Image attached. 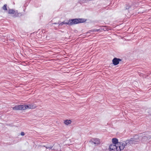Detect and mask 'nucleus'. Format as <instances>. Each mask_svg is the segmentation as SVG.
Wrapping results in <instances>:
<instances>
[{"label":"nucleus","instance_id":"obj_1","mask_svg":"<svg viewBox=\"0 0 151 151\" xmlns=\"http://www.w3.org/2000/svg\"><path fill=\"white\" fill-rule=\"evenodd\" d=\"M86 21L85 19L76 18L69 19L68 20H65L61 23H58V26H62L64 24L72 25L73 24H78L79 23H83Z\"/></svg>","mask_w":151,"mask_h":151},{"label":"nucleus","instance_id":"obj_2","mask_svg":"<svg viewBox=\"0 0 151 151\" xmlns=\"http://www.w3.org/2000/svg\"><path fill=\"white\" fill-rule=\"evenodd\" d=\"M35 106L33 104L28 105L26 104L16 105L13 108V109L14 110H24L27 109H33L35 108Z\"/></svg>","mask_w":151,"mask_h":151},{"label":"nucleus","instance_id":"obj_3","mask_svg":"<svg viewBox=\"0 0 151 151\" xmlns=\"http://www.w3.org/2000/svg\"><path fill=\"white\" fill-rule=\"evenodd\" d=\"M140 137L137 134H135L133 137L130 139L129 140H127V141H128L129 144V145H131L133 144H135L137 143V142H139L140 140Z\"/></svg>","mask_w":151,"mask_h":151},{"label":"nucleus","instance_id":"obj_4","mask_svg":"<svg viewBox=\"0 0 151 151\" xmlns=\"http://www.w3.org/2000/svg\"><path fill=\"white\" fill-rule=\"evenodd\" d=\"M128 141L127 140L126 141H123L121 142H119V145L117 146L118 149V151H120L123 150L125 146L129 145V144Z\"/></svg>","mask_w":151,"mask_h":151},{"label":"nucleus","instance_id":"obj_5","mask_svg":"<svg viewBox=\"0 0 151 151\" xmlns=\"http://www.w3.org/2000/svg\"><path fill=\"white\" fill-rule=\"evenodd\" d=\"M109 148L110 151H118V147L116 145H110Z\"/></svg>","mask_w":151,"mask_h":151},{"label":"nucleus","instance_id":"obj_6","mask_svg":"<svg viewBox=\"0 0 151 151\" xmlns=\"http://www.w3.org/2000/svg\"><path fill=\"white\" fill-rule=\"evenodd\" d=\"M122 61V59L117 58H114L112 60V61L113 64L114 65H118L119 63V62Z\"/></svg>","mask_w":151,"mask_h":151},{"label":"nucleus","instance_id":"obj_7","mask_svg":"<svg viewBox=\"0 0 151 151\" xmlns=\"http://www.w3.org/2000/svg\"><path fill=\"white\" fill-rule=\"evenodd\" d=\"M91 143L98 145L100 143V139L98 138H93L91 140Z\"/></svg>","mask_w":151,"mask_h":151},{"label":"nucleus","instance_id":"obj_8","mask_svg":"<svg viewBox=\"0 0 151 151\" xmlns=\"http://www.w3.org/2000/svg\"><path fill=\"white\" fill-rule=\"evenodd\" d=\"M134 6L135 4H133L131 6H130L129 4H126L125 8L126 9H129L130 8L132 9H134Z\"/></svg>","mask_w":151,"mask_h":151},{"label":"nucleus","instance_id":"obj_9","mask_svg":"<svg viewBox=\"0 0 151 151\" xmlns=\"http://www.w3.org/2000/svg\"><path fill=\"white\" fill-rule=\"evenodd\" d=\"M113 144L116 145L117 146L119 145V143L118 142V139L116 138H113L112 139Z\"/></svg>","mask_w":151,"mask_h":151},{"label":"nucleus","instance_id":"obj_10","mask_svg":"<svg viewBox=\"0 0 151 151\" xmlns=\"http://www.w3.org/2000/svg\"><path fill=\"white\" fill-rule=\"evenodd\" d=\"M104 30L103 28L101 27L100 29H95L93 31V32H102V30Z\"/></svg>","mask_w":151,"mask_h":151},{"label":"nucleus","instance_id":"obj_11","mask_svg":"<svg viewBox=\"0 0 151 151\" xmlns=\"http://www.w3.org/2000/svg\"><path fill=\"white\" fill-rule=\"evenodd\" d=\"M15 13V11L13 9H10L8 11V13L10 14H14Z\"/></svg>","mask_w":151,"mask_h":151},{"label":"nucleus","instance_id":"obj_12","mask_svg":"<svg viewBox=\"0 0 151 151\" xmlns=\"http://www.w3.org/2000/svg\"><path fill=\"white\" fill-rule=\"evenodd\" d=\"M71 122V121L70 120H65L64 122V123L65 124L67 125H68L69 124H70Z\"/></svg>","mask_w":151,"mask_h":151},{"label":"nucleus","instance_id":"obj_13","mask_svg":"<svg viewBox=\"0 0 151 151\" xmlns=\"http://www.w3.org/2000/svg\"><path fill=\"white\" fill-rule=\"evenodd\" d=\"M87 2L86 0H80L78 1V3L81 4L83 3H86Z\"/></svg>","mask_w":151,"mask_h":151},{"label":"nucleus","instance_id":"obj_14","mask_svg":"<svg viewBox=\"0 0 151 151\" xmlns=\"http://www.w3.org/2000/svg\"><path fill=\"white\" fill-rule=\"evenodd\" d=\"M6 6H7L6 4H5V5H4L2 7L3 9L4 10H7V9Z\"/></svg>","mask_w":151,"mask_h":151},{"label":"nucleus","instance_id":"obj_15","mask_svg":"<svg viewBox=\"0 0 151 151\" xmlns=\"http://www.w3.org/2000/svg\"><path fill=\"white\" fill-rule=\"evenodd\" d=\"M21 135L22 136H24V133L23 132H22L21 133Z\"/></svg>","mask_w":151,"mask_h":151},{"label":"nucleus","instance_id":"obj_16","mask_svg":"<svg viewBox=\"0 0 151 151\" xmlns=\"http://www.w3.org/2000/svg\"><path fill=\"white\" fill-rule=\"evenodd\" d=\"M49 150H52V147H49Z\"/></svg>","mask_w":151,"mask_h":151},{"label":"nucleus","instance_id":"obj_17","mask_svg":"<svg viewBox=\"0 0 151 151\" xmlns=\"http://www.w3.org/2000/svg\"><path fill=\"white\" fill-rule=\"evenodd\" d=\"M143 139H147V137H146L145 136H144L143 138Z\"/></svg>","mask_w":151,"mask_h":151},{"label":"nucleus","instance_id":"obj_18","mask_svg":"<svg viewBox=\"0 0 151 151\" xmlns=\"http://www.w3.org/2000/svg\"><path fill=\"white\" fill-rule=\"evenodd\" d=\"M92 0H86V1H87V2L89 1H92Z\"/></svg>","mask_w":151,"mask_h":151},{"label":"nucleus","instance_id":"obj_19","mask_svg":"<svg viewBox=\"0 0 151 151\" xmlns=\"http://www.w3.org/2000/svg\"><path fill=\"white\" fill-rule=\"evenodd\" d=\"M45 147L47 149H49V147Z\"/></svg>","mask_w":151,"mask_h":151},{"label":"nucleus","instance_id":"obj_20","mask_svg":"<svg viewBox=\"0 0 151 151\" xmlns=\"http://www.w3.org/2000/svg\"><path fill=\"white\" fill-rule=\"evenodd\" d=\"M54 24H58V23H53Z\"/></svg>","mask_w":151,"mask_h":151}]
</instances>
